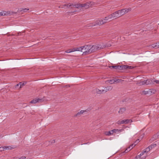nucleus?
I'll return each mask as SVG.
<instances>
[{
  "label": "nucleus",
  "instance_id": "nucleus-1",
  "mask_svg": "<svg viewBox=\"0 0 159 159\" xmlns=\"http://www.w3.org/2000/svg\"><path fill=\"white\" fill-rule=\"evenodd\" d=\"M107 22V21H103V20H95L94 22L88 24L87 25V27H91L97 25H100Z\"/></svg>",
  "mask_w": 159,
  "mask_h": 159
},
{
  "label": "nucleus",
  "instance_id": "nucleus-2",
  "mask_svg": "<svg viewBox=\"0 0 159 159\" xmlns=\"http://www.w3.org/2000/svg\"><path fill=\"white\" fill-rule=\"evenodd\" d=\"M151 149L148 147L144 150L142 152H141L139 155L138 156L140 157L142 159H145L147 156V153L150 151Z\"/></svg>",
  "mask_w": 159,
  "mask_h": 159
},
{
  "label": "nucleus",
  "instance_id": "nucleus-3",
  "mask_svg": "<svg viewBox=\"0 0 159 159\" xmlns=\"http://www.w3.org/2000/svg\"><path fill=\"white\" fill-rule=\"evenodd\" d=\"M82 52H83V54L86 55L91 53L90 49V46L85 45L82 47Z\"/></svg>",
  "mask_w": 159,
  "mask_h": 159
},
{
  "label": "nucleus",
  "instance_id": "nucleus-4",
  "mask_svg": "<svg viewBox=\"0 0 159 159\" xmlns=\"http://www.w3.org/2000/svg\"><path fill=\"white\" fill-rule=\"evenodd\" d=\"M130 8H125L118 11L120 16H122L126 13L130 11Z\"/></svg>",
  "mask_w": 159,
  "mask_h": 159
},
{
  "label": "nucleus",
  "instance_id": "nucleus-5",
  "mask_svg": "<svg viewBox=\"0 0 159 159\" xmlns=\"http://www.w3.org/2000/svg\"><path fill=\"white\" fill-rule=\"evenodd\" d=\"M110 17H111V19H113L114 18H116L119 17L120 16L118 11H116L115 12L110 14Z\"/></svg>",
  "mask_w": 159,
  "mask_h": 159
},
{
  "label": "nucleus",
  "instance_id": "nucleus-6",
  "mask_svg": "<svg viewBox=\"0 0 159 159\" xmlns=\"http://www.w3.org/2000/svg\"><path fill=\"white\" fill-rule=\"evenodd\" d=\"M132 122V121L131 120L126 119L123 120L121 121H118L117 122V124L120 125L123 124H127Z\"/></svg>",
  "mask_w": 159,
  "mask_h": 159
},
{
  "label": "nucleus",
  "instance_id": "nucleus-7",
  "mask_svg": "<svg viewBox=\"0 0 159 159\" xmlns=\"http://www.w3.org/2000/svg\"><path fill=\"white\" fill-rule=\"evenodd\" d=\"M93 4V2H87L86 3L82 4V7H84L85 9H87L91 7Z\"/></svg>",
  "mask_w": 159,
  "mask_h": 159
},
{
  "label": "nucleus",
  "instance_id": "nucleus-8",
  "mask_svg": "<svg viewBox=\"0 0 159 159\" xmlns=\"http://www.w3.org/2000/svg\"><path fill=\"white\" fill-rule=\"evenodd\" d=\"M99 48V47L98 45H93L91 47H90V51L91 52V53L98 49Z\"/></svg>",
  "mask_w": 159,
  "mask_h": 159
},
{
  "label": "nucleus",
  "instance_id": "nucleus-9",
  "mask_svg": "<svg viewBox=\"0 0 159 159\" xmlns=\"http://www.w3.org/2000/svg\"><path fill=\"white\" fill-rule=\"evenodd\" d=\"M86 110H81L80 111L78 112L77 113L74 115V117H79L82 115H83L84 113L86 112Z\"/></svg>",
  "mask_w": 159,
  "mask_h": 159
},
{
  "label": "nucleus",
  "instance_id": "nucleus-10",
  "mask_svg": "<svg viewBox=\"0 0 159 159\" xmlns=\"http://www.w3.org/2000/svg\"><path fill=\"white\" fill-rule=\"evenodd\" d=\"M113 88L112 86H108L105 87L104 89V93H105L107 91L111 90Z\"/></svg>",
  "mask_w": 159,
  "mask_h": 159
},
{
  "label": "nucleus",
  "instance_id": "nucleus-11",
  "mask_svg": "<svg viewBox=\"0 0 159 159\" xmlns=\"http://www.w3.org/2000/svg\"><path fill=\"white\" fill-rule=\"evenodd\" d=\"M95 90L96 93L98 94H102L105 93L103 89H96Z\"/></svg>",
  "mask_w": 159,
  "mask_h": 159
},
{
  "label": "nucleus",
  "instance_id": "nucleus-12",
  "mask_svg": "<svg viewBox=\"0 0 159 159\" xmlns=\"http://www.w3.org/2000/svg\"><path fill=\"white\" fill-rule=\"evenodd\" d=\"M144 82H145V84L146 85L153 84V81H152V80L151 79H148L146 80H144Z\"/></svg>",
  "mask_w": 159,
  "mask_h": 159
},
{
  "label": "nucleus",
  "instance_id": "nucleus-13",
  "mask_svg": "<svg viewBox=\"0 0 159 159\" xmlns=\"http://www.w3.org/2000/svg\"><path fill=\"white\" fill-rule=\"evenodd\" d=\"M41 99L39 98L35 99L32 100L30 102L31 103H36L37 102H40Z\"/></svg>",
  "mask_w": 159,
  "mask_h": 159
},
{
  "label": "nucleus",
  "instance_id": "nucleus-14",
  "mask_svg": "<svg viewBox=\"0 0 159 159\" xmlns=\"http://www.w3.org/2000/svg\"><path fill=\"white\" fill-rule=\"evenodd\" d=\"M134 144H132L131 145H130L129 147L127 148L125 150V153H127L128 152L130 151L134 147L133 146Z\"/></svg>",
  "mask_w": 159,
  "mask_h": 159
},
{
  "label": "nucleus",
  "instance_id": "nucleus-15",
  "mask_svg": "<svg viewBox=\"0 0 159 159\" xmlns=\"http://www.w3.org/2000/svg\"><path fill=\"white\" fill-rule=\"evenodd\" d=\"M126 110L125 107L121 108L118 111L119 113L120 114H122Z\"/></svg>",
  "mask_w": 159,
  "mask_h": 159
},
{
  "label": "nucleus",
  "instance_id": "nucleus-16",
  "mask_svg": "<svg viewBox=\"0 0 159 159\" xmlns=\"http://www.w3.org/2000/svg\"><path fill=\"white\" fill-rule=\"evenodd\" d=\"M105 134L107 136H110L111 135L113 134V131L112 130L109 131H106L105 132Z\"/></svg>",
  "mask_w": 159,
  "mask_h": 159
},
{
  "label": "nucleus",
  "instance_id": "nucleus-17",
  "mask_svg": "<svg viewBox=\"0 0 159 159\" xmlns=\"http://www.w3.org/2000/svg\"><path fill=\"white\" fill-rule=\"evenodd\" d=\"M151 46L153 48H159V42L156 43L155 44H152Z\"/></svg>",
  "mask_w": 159,
  "mask_h": 159
},
{
  "label": "nucleus",
  "instance_id": "nucleus-18",
  "mask_svg": "<svg viewBox=\"0 0 159 159\" xmlns=\"http://www.w3.org/2000/svg\"><path fill=\"white\" fill-rule=\"evenodd\" d=\"M109 68L111 69L114 68L116 70H120V66L117 65L115 66H110Z\"/></svg>",
  "mask_w": 159,
  "mask_h": 159
},
{
  "label": "nucleus",
  "instance_id": "nucleus-19",
  "mask_svg": "<svg viewBox=\"0 0 159 159\" xmlns=\"http://www.w3.org/2000/svg\"><path fill=\"white\" fill-rule=\"evenodd\" d=\"M29 10V9L26 8H20L18 10L20 12H25Z\"/></svg>",
  "mask_w": 159,
  "mask_h": 159
},
{
  "label": "nucleus",
  "instance_id": "nucleus-20",
  "mask_svg": "<svg viewBox=\"0 0 159 159\" xmlns=\"http://www.w3.org/2000/svg\"><path fill=\"white\" fill-rule=\"evenodd\" d=\"M14 148V147L12 146H5V150H11Z\"/></svg>",
  "mask_w": 159,
  "mask_h": 159
},
{
  "label": "nucleus",
  "instance_id": "nucleus-21",
  "mask_svg": "<svg viewBox=\"0 0 159 159\" xmlns=\"http://www.w3.org/2000/svg\"><path fill=\"white\" fill-rule=\"evenodd\" d=\"M151 89H149L148 91H143L142 93L144 94H148L151 93Z\"/></svg>",
  "mask_w": 159,
  "mask_h": 159
},
{
  "label": "nucleus",
  "instance_id": "nucleus-22",
  "mask_svg": "<svg viewBox=\"0 0 159 159\" xmlns=\"http://www.w3.org/2000/svg\"><path fill=\"white\" fill-rule=\"evenodd\" d=\"M73 52L76 51H81L82 52V47L80 48H73Z\"/></svg>",
  "mask_w": 159,
  "mask_h": 159
},
{
  "label": "nucleus",
  "instance_id": "nucleus-23",
  "mask_svg": "<svg viewBox=\"0 0 159 159\" xmlns=\"http://www.w3.org/2000/svg\"><path fill=\"white\" fill-rule=\"evenodd\" d=\"M8 14V13L6 11H3L2 12H0V16L7 15Z\"/></svg>",
  "mask_w": 159,
  "mask_h": 159
},
{
  "label": "nucleus",
  "instance_id": "nucleus-24",
  "mask_svg": "<svg viewBox=\"0 0 159 159\" xmlns=\"http://www.w3.org/2000/svg\"><path fill=\"white\" fill-rule=\"evenodd\" d=\"M72 6L74 7L75 6V7L77 8H78L80 7H82V4L81 3L77 4H73V5Z\"/></svg>",
  "mask_w": 159,
  "mask_h": 159
},
{
  "label": "nucleus",
  "instance_id": "nucleus-25",
  "mask_svg": "<svg viewBox=\"0 0 159 159\" xmlns=\"http://www.w3.org/2000/svg\"><path fill=\"white\" fill-rule=\"evenodd\" d=\"M120 70L127 69V65L120 66Z\"/></svg>",
  "mask_w": 159,
  "mask_h": 159
},
{
  "label": "nucleus",
  "instance_id": "nucleus-26",
  "mask_svg": "<svg viewBox=\"0 0 159 159\" xmlns=\"http://www.w3.org/2000/svg\"><path fill=\"white\" fill-rule=\"evenodd\" d=\"M111 19V17H110V15H109L108 16L106 17L103 20V21H106L107 22V21Z\"/></svg>",
  "mask_w": 159,
  "mask_h": 159
},
{
  "label": "nucleus",
  "instance_id": "nucleus-27",
  "mask_svg": "<svg viewBox=\"0 0 159 159\" xmlns=\"http://www.w3.org/2000/svg\"><path fill=\"white\" fill-rule=\"evenodd\" d=\"M156 144L155 143H153L150 146H149V147L151 149H152V148H154L156 146Z\"/></svg>",
  "mask_w": 159,
  "mask_h": 159
},
{
  "label": "nucleus",
  "instance_id": "nucleus-28",
  "mask_svg": "<svg viewBox=\"0 0 159 159\" xmlns=\"http://www.w3.org/2000/svg\"><path fill=\"white\" fill-rule=\"evenodd\" d=\"M137 84L139 85H142L145 84V82L144 80L143 81L137 83Z\"/></svg>",
  "mask_w": 159,
  "mask_h": 159
},
{
  "label": "nucleus",
  "instance_id": "nucleus-29",
  "mask_svg": "<svg viewBox=\"0 0 159 159\" xmlns=\"http://www.w3.org/2000/svg\"><path fill=\"white\" fill-rule=\"evenodd\" d=\"M73 52V49H68L65 51V52L67 53H69L71 52Z\"/></svg>",
  "mask_w": 159,
  "mask_h": 159
},
{
  "label": "nucleus",
  "instance_id": "nucleus-30",
  "mask_svg": "<svg viewBox=\"0 0 159 159\" xmlns=\"http://www.w3.org/2000/svg\"><path fill=\"white\" fill-rule=\"evenodd\" d=\"M139 142V139H137L134 142V145L133 146L134 147Z\"/></svg>",
  "mask_w": 159,
  "mask_h": 159
},
{
  "label": "nucleus",
  "instance_id": "nucleus-31",
  "mask_svg": "<svg viewBox=\"0 0 159 159\" xmlns=\"http://www.w3.org/2000/svg\"><path fill=\"white\" fill-rule=\"evenodd\" d=\"M73 5V4H71V3H69L68 4H66V7L67 8H69L71 6H72Z\"/></svg>",
  "mask_w": 159,
  "mask_h": 159
},
{
  "label": "nucleus",
  "instance_id": "nucleus-32",
  "mask_svg": "<svg viewBox=\"0 0 159 159\" xmlns=\"http://www.w3.org/2000/svg\"><path fill=\"white\" fill-rule=\"evenodd\" d=\"M108 81L111 84L115 83V82H116V81L114 80H110Z\"/></svg>",
  "mask_w": 159,
  "mask_h": 159
},
{
  "label": "nucleus",
  "instance_id": "nucleus-33",
  "mask_svg": "<svg viewBox=\"0 0 159 159\" xmlns=\"http://www.w3.org/2000/svg\"><path fill=\"white\" fill-rule=\"evenodd\" d=\"M127 69H133L134 68V67L132 66H129L128 65H127Z\"/></svg>",
  "mask_w": 159,
  "mask_h": 159
},
{
  "label": "nucleus",
  "instance_id": "nucleus-34",
  "mask_svg": "<svg viewBox=\"0 0 159 159\" xmlns=\"http://www.w3.org/2000/svg\"><path fill=\"white\" fill-rule=\"evenodd\" d=\"M26 157L25 156H22L20 157H16V159H25Z\"/></svg>",
  "mask_w": 159,
  "mask_h": 159
},
{
  "label": "nucleus",
  "instance_id": "nucleus-35",
  "mask_svg": "<svg viewBox=\"0 0 159 159\" xmlns=\"http://www.w3.org/2000/svg\"><path fill=\"white\" fill-rule=\"evenodd\" d=\"M113 131V134L114 133H116L117 132H119V130L118 129H114L112 130Z\"/></svg>",
  "mask_w": 159,
  "mask_h": 159
},
{
  "label": "nucleus",
  "instance_id": "nucleus-36",
  "mask_svg": "<svg viewBox=\"0 0 159 159\" xmlns=\"http://www.w3.org/2000/svg\"><path fill=\"white\" fill-rule=\"evenodd\" d=\"M5 150L4 146L0 147V151H4Z\"/></svg>",
  "mask_w": 159,
  "mask_h": 159
},
{
  "label": "nucleus",
  "instance_id": "nucleus-37",
  "mask_svg": "<svg viewBox=\"0 0 159 159\" xmlns=\"http://www.w3.org/2000/svg\"><path fill=\"white\" fill-rule=\"evenodd\" d=\"M20 88H21L22 86L24 85V84L23 83H22L21 82L20 83Z\"/></svg>",
  "mask_w": 159,
  "mask_h": 159
},
{
  "label": "nucleus",
  "instance_id": "nucleus-38",
  "mask_svg": "<svg viewBox=\"0 0 159 159\" xmlns=\"http://www.w3.org/2000/svg\"><path fill=\"white\" fill-rule=\"evenodd\" d=\"M67 4H64V5H63L62 7H61V6H60L59 7H61V8H63L64 7H66Z\"/></svg>",
  "mask_w": 159,
  "mask_h": 159
},
{
  "label": "nucleus",
  "instance_id": "nucleus-39",
  "mask_svg": "<svg viewBox=\"0 0 159 159\" xmlns=\"http://www.w3.org/2000/svg\"><path fill=\"white\" fill-rule=\"evenodd\" d=\"M154 82H155L156 84H159V80H155Z\"/></svg>",
  "mask_w": 159,
  "mask_h": 159
},
{
  "label": "nucleus",
  "instance_id": "nucleus-40",
  "mask_svg": "<svg viewBox=\"0 0 159 159\" xmlns=\"http://www.w3.org/2000/svg\"><path fill=\"white\" fill-rule=\"evenodd\" d=\"M20 85V84H17L16 86V87L17 86H18Z\"/></svg>",
  "mask_w": 159,
  "mask_h": 159
},
{
  "label": "nucleus",
  "instance_id": "nucleus-41",
  "mask_svg": "<svg viewBox=\"0 0 159 159\" xmlns=\"http://www.w3.org/2000/svg\"><path fill=\"white\" fill-rule=\"evenodd\" d=\"M120 80H117V81H118V82H120Z\"/></svg>",
  "mask_w": 159,
  "mask_h": 159
},
{
  "label": "nucleus",
  "instance_id": "nucleus-42",
  "mask_svg": "<svg viewBox=\"0 0 159 159\" xmlns=\"http://www.w3.org/2000/svg\"><path fill=\"white\" fill-rule=\"evenodd\" d=\"M2 137V136H1V135H0V137Z\"/></svg>",
  "mask_w": 159,
  "mask_h": 159
}]
</instances>
